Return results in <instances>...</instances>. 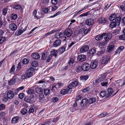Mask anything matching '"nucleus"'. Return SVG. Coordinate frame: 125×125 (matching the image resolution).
Wrapping results in <instances>:
<instances>
[{
  "label": "nucleus",
  "instance_id": "nucleus-56",
  "mask_svg": "<svg viewBox=\"0 0 125 125\" xmlns=\"http://www.w3.org/2000/svg\"><path fill=\"white\" fill-rule=\"evenodd\" d=\"M5 115V113L4 112H2L0 113V118H1L3 117Z\"/></svg>",
  "mask_w": 125,
  "mask_h": 125
},
{
  "label": "nucleus",
  "instance_id": "nucleus-12",
  "mask_svg": "<svg viewBox=\"0 0 125 125\" xmlns=\"http://www.w3.org/2000/svg\"><path fill=\"white\" fill-rule=\"evenodd\" d=\"M61 42L60 40L58 39L53 42V45L55 47H58L60 45Z\"/></svg>",
  "mask_w": 125,
  "mask_h": 125
},
{
  "label": "nucleus",
  "instance_id": "nucleus-13",
  "mask_svg": "<svg viewBox=\"0 0 125 125\" xmlns=\"http://www.w3.org/2000/svg\"><path fill=\"white\" fill-rule=\"evenodd\" d=\"M88 102V100L86 98L83 99L81 103V105L82 106H86Z\"/></svg>",
  "mask_w": 125,
  "mask_h": 125
},
{
  "label": "nucleus",
  "instance_id": "nucleus-61",
  "mask_svg": "<svg viewBox=\"0 0 125 125\" xmlns=\"http://www.w3.org/2000/svg\"><path fill=\"white\" fill-rule=\"evenodd\" d=\"M17 51L16 50H14L13 52H12L10 54V56H12L13 55H15L17 52Z\"/></svg>",
  "mask_w": 125,
  "mask_h": 125
},
{
  "label": "nucleus",
  "instance_id": "nucleus-53",
  "mask_svg": "<svg viewBox=\"0 0 125 125\" xmlns=\"http://www.w3.org/2000/svg\"><path fill=\"white\" fill-rule=\"evenodd\" d=\"M63 84L61 83H58L56 85L57 88H59L63 86Z\"/></svg>",
  "mask_w": 125,
  "mask_h": 125
},
{
  "label": "nucleus",
  "instance_id": "nucleus-45",
  "mask_svg": "<svg viewBox=\"0 0 125 125\" xmlns=\"http://www.w3.org/2000/svg\"><path fill=\"white\" fill-rule=\"evenodd\" d=\"M15 68V66L13 65L10 70V73H12L14 71Z\"/></svg>",
  "mask_w": 125,
  "mask_h": 125
},
{
  "label": "nucleus",
  "instance_id": "nucleus-3",
  "mask_svg": "<svg viewBox=\"0 0 125 125\" xmlns=\"http://www.w3.org/2000/svg\"><path fill=\"white\" fill-rule=\"evenodd\" d=\"M86 56L85 55L80 54L78 56V60L81 62H83L86 60Z\"/></svg>",
  "mask_w": 125,
  "mask_h": 125
},
{
  "label": "nucleus",
  "instance_id": "nucleus-38",
  "mask_svg": "<svg viewBox=\"0 0 125 125\" xmlns=\"http://www.w3.org/2000/svg\"><path fill=\"white\" fill-rule=\"evenodd\" d=\"M38 62L36 61H32L31 62V65L33 67H36L38 66Z\"/></svg>",
  "mask_w": 125,
  "mask_h": 125
},
{
  "label": "nucleus",
  "instance_id": "nucleus-35",
  "mask_svg": "<svg viewBox=\"0 0 125 125\" xmlns=\"http://www.w3.org/2000/svg\"><path fill=\"white\" fill-rule=\"evenodd\" d=\"M49 0H42V3L43 6H46L49 3Z\"/></svg>",
  "mask_w": 125,
  "mask_h": 125
},
{
  "label": "nucleus",
  "instance_id": "nucleus-14",
  "mask_svg": "<svg viewBox=\"0 0 125 125\" xmlns=\"http://www.w3.org/2000/svg\"><path fill=\"white\" fill-rule=\"evenodd\" d=\"M17 79V77L16 76H14L11 79L9 82V84L10 85H12L14 84L16 82V79Z\"/></svg>",
  "mask_w": 125,
  "mask_h": 125
},
{
  "label": "nucleus",
  "instance_id": "nucleus-31",
  "mask_svg": "<svg viewBox=\"0 0 125 125\" xmlns=\"http://www.w3.org/2000/svg\"><path fill=\"white\" fill-rule=\"evenodd\" d=\"M89 76L88 75H83L80 77V78L81 80L83 81H86L88 78Z\"/></svg>",
  "mask_w": 125,
  "mask_h": 125
},
{
  "label": "nucleus",
  "instance_id": "nucleus-49",
  "mask_svg": "<svg viewBox=\"0 0 125 125\" xmlns=\"http://www.w3.org/2000/svg\"><path fill=\"white\" fill-rule=\"evenodd\" d=\"M50 90L48 89H45L44 90V94L46 95H47L50 93Z\"/></svg>",
  "mask_w": 125,
  "mask_h": 125
},
{
  "label": "nucleus",
  "instance_id": "nucleus-34",
  "mask_svg": "<svg viewBox=\"0 0 125 125\" xmlns=\"http://www.w3.org/2000/svg\"><path fill=\"white\" fill-rule=\"evenodd\" d=\"M106 92L105 91H102L100 93V95L102 97H104L106 96Z\"/></svg>",
  "mask_w": 125,
  "mask_h": 125
},
{
  "label": "nucleus",
  "instance_id": "nucleus-47",
  "mask_svg": "<svg viewBox=\"0 0 125 125\" xmlns=\"http://www.w3.org/2000/svg\"><path fill=\"white\" fill-rule=\"evenodd\" d=\"M72 83L73 84L74 87L77 86L78 85V82L76 81H73Z\"/></svg>",
  "mask_w": 125,
  "mask_h": 125
},
{
  "label": "nucleus",
  "instance_id": "nucleus-54",
  "mask_svg": "<svg viewBox=\"0 0 125 125\" xmlns=\"http://www.w3.org/2000/svg\"><path fill=\"white\" fill-rule=\"evenodd\" d=\"M74 88V87L73 86V84H72V83H71L68 86V88L69 90Z\"/></svg>",
  "mask_w": 125,
  "mask_h": 125
},
{
  "label": "nucleus",
  "instance_id": "nucleus-60",
  "mask_svg": "<svg viewBox=\"0 0 125 125\" xmlns=\"http://www.w3.org/2000/svg\"><path fill=\"white\" fill-rule=\"evenodd\" d=\"M107 114L105 112H104V113L101 114L100 115H99V116L100 117H103L105 116Z\"/></svg>",
  "mask_w": 125,
  "mask_h": 125
},
{
  "label": "nucleus",
  "instance_id": "nucleus-39",
  "mask_svg": "<svg viewBox=\"0 0 125 125\" xmlns=\"http://www.w3.org/2000/svg\"><path fill=\"white\" fill-rule=\"evenodd\" d=\"M91 13H90V11H89L85 13H83L80 15V16H88V15H90Z\"/></svg>",
  "mask_w": 125,
  "mask_h": 125
},
{
  "label": "nucleus",
  "instance_id": "nucleus-6",
  "mask_svg": "<svg viewBox=\"0 0 125 125\" xmlns=\"http://www.w3.org/2000/svg\"><path fill=\"white\" fill-rule=\"evenodd\" d=\"M94 20L93 19L90 18L86 20L85 21V23L87 25L91 26L94 24Z\"/></svg>",
  "mask_w": 125,
  "mask_h": 125
},
{
  "label": "nucleus",
  "instance_id": "nucleus-5",
  "mask_svg": "<svg viewBox=\"0 0 125 125\" xmlns=\"http://www.w3.org/2000/svg\"><path fill=\"white\" fill-rule=\"evenodd\" d=\"M33 88L35 89L36 92L38 94H40L43 92V90L40 87H39L37 86H34Z\"/></svg>",
  "mask_w": 125,
  "mask_h": 125
},
{
  "label": "nucleus",
  "instance_id": "nucleus-52",
  "mask_svg": "<svg viewBox=\"0 0 125 125\" xmlns=\"http://www.w3.org/2000/svg\"><path fill=\"white\" fill-rule=\"evenodd\" d=\"M104 50H102L101 51H98L97 54L98 55H100L104 54Z\"/></svg>",
  "mask_w": 125,
  "mask_h": 125
},
{
  "label": "nucleus",
  "instance_id": "nucleus-20",
  "mask_svg": "<svg viewBox=\"0 0 125 125\" xmlns=\"http://www.w3.org/2000/svg\"><path fill=\"white\" fill-rule=\"evenodd\" d=\"M48 56V53L47 52H44L42 55V60H45L46 59Z\"/></svg>",
  "mask_w": 125,
  "mask_h": 125
},
{
  "label": "nucleus",
  "instance_id": "nucleus-43",
  "mask_svg": "<svg viewBox=\"0 0 125 125\" xmlns=\"http://www.w3.org/2000/svg\"><path fill=\"white\" fill-rule=\"evenodd\" d=\"M74 62V60L73 58H71L69 60L68 62V64L70 65H72Z\"/></svg>",
  "mask_w": 125,
  "mask_h": 125
},
{
  "label": "nucleus",
  "instance_id": "nucleus-10",
  "mask_svg": "<svg viewBox=\"0 0 125 125\" xmlns=\"http://www.w3.org/2000/svg\"><path fill=\"white\" fill-rule=\"evenodd\" d=\"M106 19L104 18L100 17L98 19V22L99 23L102 24L106 22Z\"/></svg>",
  "mask_w": 125,
  "mask_h": 125
},
{
  "label": "nucleus",
  "instance_id": "nucleus-7",
  "mask_svg": "<svg viewBox=\"0 0 125 125\" xmlns=\"http://www.w3.org/2000/svg\"><path fill=\"white\" fill-rule=\"evenodd\" d=\"M7 96L8 98L10 99H12L14 96V92L12 91H9L7 93Z\"/></svg>",
  "mask_w": 125,
  "mask_h": 125
},
{
  "label": "nucleus",
  "instance_id": "nucleus-42",
  "mask_svg": "<svg viewBox=\"0 0 125 125\" xmlns=\"http://www.w3.org/2000/svg\"><path fill=\"white\" fill-rule=\"evenodd\" d=\"M21 114L22 115H25L27 112V110L26 109L23 108L21 111Z\"/></svg>",
  "mask_w": 125,
  "mask_h": 125
},
{
  "label": "nucleus",
  "instance_id": "nucleus-11",
  "mask_svg": "<svg viewBox=\"0 0 125 125\" xmlns=\"http://www.w3.org/2000/svg\"><path fill=\"white\" fill-rule=\"evenodd\" d=\"M9 28L12 31H15L17 29V27L14 23H13L10 25Z\"/></svg>",
  "mask_w": 125,
  "mask_h": 125
},
{
  "label": "nucleus",
  "instance_id": "nucleus-58",
  "mask_svg": "<svg viewBox=\"0 0 125 125\" xmlns=\"http://www.w3.org/2000/svg\"><path fill=\"white\" fill-rule=\"evenodd\" d=\"M119 38L122 40H125V34H123L121 35L119 37Z\"/></svg>",
  "mask_w": 125,
  "mask_h": 125
},
{
  "label": "nucleus",
  "instance_id": "nucleus-57",
  "mask_svg": "<svg viewBox=\"0 0 125 125\" xmlns=\"http://www.w3.org/2000/svg\"><path fill=\"white\" fill-rule=\"evenodd\" d=\"M24 94L23 93H21L19 95V97L21 99L24 97Z\"/></svg>",
  "mask_w": 125,
  "mask_h": 125
},
{
  "label": "nucleus",
  "instance_id": "nucleus-44",
  "mask_svg": "<svg viewBox=\"0 0 125 125\" xmlns=\"http://www.w3.org/2000/svg\"><path fill=\"white\" fill-rule=\"evenodd\" d=\"M87 7H88V6H85L83 8H82V10H80L78 11H77L76 12V13L75 14H75V15H77V14L79 13L80 12H81V11H82L85 10L87 8Z\"/></svg>",
  "mask_w": 125,
  "mask_h": 125
},
{
  "label": "nucleus",
  "instance_id": "nucleus-2",
  "mask_svg": "<svg viewBox=\"0 0 125 125\" xmlns=\"http://www.w3.org/2000/svg\"><path fill=\"white\" fill-rule=\"evenodd\" d=\"M90 67V65L88 63H84L82 66L81 68L83 71H88Z\"/></svg>",
  "mask_w": 125,
  "mask_h": 125
},
{
  "label": "nucleus",
  "instance_id": "nucleus-21",
  "mask_svg": "<svg viewBox=\"0 0 125 125\" xmlns=\"http://www.w3.org/2000/svg\"><path fill=\"white\" fill-rule=\"evenodd\" d=\"M121 17L120 16H118V17H117L115 19V22L118 25L120 24V22L121 20Z\"/></svg>",
  "mask_w": 125,
  "mask_h": 125
},
{
  "label": "nucleus",
  "instance_id": "nucleus-25",
  "mask_svg": "<svg viewBox=\"0 0 125 125\" xmlns=\"http://www.w3.org/2000/svg\"><path fill=\"white\" fill-rule=\"evenodd\" d=\"M95 101L96 98L95 97H93L89 99L88 100V102L89 104H92L94 103Z\"/></svg>",
  "mask_w": 125,
  "mask_h": 125
},
{
  "label": "nucleus",
  "instance_id": "nucleus-51",
  "mask_svg": "<svg viewBox=\"0 0 125 125\" xmlns=\"http://www.w3.org/2000/svg\"><path fill=\"white\" fill-rule=\"evenodd\" d=\"M22 62L24 64H26L29 62V61L28 59L25 58L23 59Z\"/></svg>",
  "mask_w": 125,
  "mask_h": 125
},
{
  "label": "nucleus",
  "instance_id": "nucleus-41",
  "mask_svg": "<svg viewBox=\"0 0 125 125\" xmlns=\"http://www.w3.org/2000/svg\"><path fill=\"white\" fill-rule=\"evenodd\" d=\"M13 8L16 9V10L17 9H21V6L19 5H16L13 6Z\"/></svg>",
  "mask_w": 125,
  "mask_h": 125
},
{
  "label": "nucleus",
  "instance_id": "nucleus-22",
  "mask_svg": "<svg viewBox=\"0 0 125 125\" xmlns=\"http://www.w3.org/2000/svg\"><path fill=\"white\" fill-rule=\"evenodd\" d=\"M17 18V16L16 14L13 13L11 15L10 19L12 20H15Z\"/></svg>",
  "mask_w": 125,
  "mask_h": 125
},
{
  "label": "nucleus",
  "instance_id": "nucleus-62",
  "mask_svg": "<svg viewBox=\"0 0 125 125\" xmlns=\"http://www.w3.org/2000/svg\"><path fill=\"white\" fill-rule=\"evenodd\" d=\"M51 2L53 4L55 5L57 3L58 0H52Z\"/></svg>",
  "mask_w": 125,
  "mask_h": 125
},
{
  "label": "nucleus",
  "instance_id": "nucleus-64",
  "mask_svg": "<svg viewBox=\"0 0 125 125\" xmlns=\"http://www.w3.org/2000/svg\"><path fill=\"white\" fill-rule=\"evenodd\" d=\"M120 8L122 10H125V3L124 5L120 6Z\"/></svg>",
  "mask_w": 125,
  "mask_h": 125
},
{
  "label": "nucleus",
  "instance_id": "nucleus-36",
  "mask_svg": "<svg viewBox=\"0 0 125 125\" xmlns=\"http://www.w3.org/2000/svg\"><path fill=\"white\" fill-rule=\"evenodd\" d=\"M105 78V76L104 75H100L98 79L99 81H100V82L101 81H104Z\"/></svg>",
  "mask_w": 125,
  "mask_h": 125
},
{
  "label": "nucleus",
  "instance_id": "nucleus-4",
  "mask_svg": "<svg viewBox=\"0 0 125 125\" xmlns=\"http://www.w3.org/2000/svg\"><path fill=\"white\" fill-rule=\"evenodd\" d=\"M107 93L106 95V97L108 98L111 96L114 93V91L112 88H108L107 90Z\"/></svg>",
  "mask_w": 125,
  "mask_h": 125
},
{
  "label": "nucleus",
  "instance_id": "nucleus-9",
  "mask_svg": "<svg viewBox=\"0 0 125 125\" xmlns=\"http://www.w3.org/2000/svg\"><path fill=\"white\" fill-rule=\"evenodd\" d=\"M33 99V98L31 96H29V97L26 96L24 98V100L25 101L27 102L31 103H32Z\"/></svg>",
  "mask_w": 125,
  "mask_h": 125
},
{
  "label": "nucleus",
  "instance_id": "nucleus-8",
  "mask_svg": "<svg viewBox=\"0 0 125 125\" xmlns=\"http://www.w3.org/2000/svg\"><path fill=\"white\" fill-rule=\"evenodd\" d=\"M89 49V47L88 45H85L83 46L80 49V52L82 53L87 51Z\"/></svg>",
  "mask_w": 125,
  "mask_h": 125
},
{
  "label": "nucleus",
  "instance_id": "nucleus-28",
  "mask_svg": "<svg viewBox=\"0 0 125 125\" xmlns=\"http://www.w3.org/2000/svg\"><path fill=\"white\" fill-rule=\"evenodd\" d=\"M65 48L64 47H62L59 48L58 51L60 54H62L65 51Z\"/></svg>",
  "mask_w": 125,
  "mask_h": 125
},
{
  "label": "nucleus",
  "instance_id": "nucleus-50",
  "mask_svg": "<svg viewBox=\"0 0 125 125\" xmlns=\"http://www.w3.org/2000/svg\"><path fill=\"white\" fill-rule=\"evenodd\" d=\"M61 12L60 11H58L55 14H54L53 15L50 16V17L51 18H52L53 17H55L57 16V15H59Z\"/></svg>",
  "mask_w": 125,
  "mask_h": 125
},
{
  "label": "nucleus",
  "instance_id": "nucleus-26",
  "mask_svg": "<svg viewBox=\"0 0 125 125\" xmlns=\"http://www.w3.org/2000/svg\"><path fill=\"white\" fill-rule=\"evenodd\" d=\"M117 16L115 14L111 15L109 17V19L111 21H113L115 20Z\"/></svg>",
  "mask_w": 125,
  "mask_h": 125
},
{
  "label": "nucleus",
  "instance_id": "nucleus-59",
  "mask_svg": "<svg viewBox=\"0 0 125 125\" xmlns=\"http://www.w3.org/2000/svg\"><path fill=\"white\" fill-rule=\"evenodd\" d=\"M108 83L107 82H104V81L101 83V85L103 86H104L107 85Z\"/></svg>",
  "mask_w": 125,
  "mask_h": 125
},
{
  "label": "nucleus",
  "instance_id": "nucleus-40",
  "mask_svg": "<svg viewBox=\"0 0 125 125\" xmlns=\"http://www.w3.org/2000/svg\"><path fill=\"white\" fill-rule=\"evenodd\" d=\"M96 51L95 49H92L90 50L89 52L90 54L93 55L96 52Z\"/></svg>",
  "mask_w": 125,
  "mask_h": 125
},
{
  "label": "nucleus",
  "instance_id": "nucleus-29",
  "mask_svg": "<svg viewBox=\"0 0 125 125\" xmlns=\"http://www.w3.org/2000/svg\"><path fill=\"white\" fill-rule=\"evenodd\" d=\"M64 35L63 33L59 32L56 33L55 36V37L58 38L61 37H62Z\"/></svg>",
  "mask_w": 125,
  "mask_h": 125
},
{
  "label": "nucleus",
  "instance_id": "nucleus-17",
  "mask_svg": "<svg viewBox=\"0 0 125 125\" xmlns=\"http://www.w3.org/2000/svg\"><path fill=\"white\" fill-rule=\"evenodd\" d=\"M98 65V62L97 61L93 62L91 64L90 67L92 69H94L96 68Z\"/></svg>",
  "mask_w": 125,
  "mask_h": 125
},
{
  "label": "nucleus",
  "instance_id": "nucleus-48",
  "mask_svg": "<svg viewBox=\"0 0 125 125\" xmlns=\"http://www.w3.org/2000/svg\"><path fill=\"white\" fill-rule=\"evenodd\" d=\"M5 41V38L4 37H0V43L1 44L4 42Z\"/></svg>",
  "mask_w": 125,
  "mask_h": 125
},
{
  "label": "nucleus",
  "instance_id": "nucleus-37",
  "mask_svg": "<svg viewBox=\"0 0 125 125\" xmlns=\"http://www.w3.org/2000/svg\"><path fill=\"white\" fill-rule=\"evenodd\" d=\"M65 32L63 33L64 34H65L67 37L71 36L73 33V32Z\"/></svg>",
  "mask_w": 125,
  "mask_h": 125
},
{
  "label": "nucleus",
  "instance_id": "nucleus-30",
  "mask_svg": "<svg viewBox=\"0 0 125 125\" xmlns=\"http://www.w3.org/2000/svg\"><path fill=\"white\" fill-rule=\"evenodd\" d=\"M117 24V23L113 21L111 22L110 26L111 28H113L116 27Z\"/></svg>",
  "mask_w": 125,
  "mask_h": 125
},
{
  "label": "nucleus",
  "instance_id": "nucleus-23",
  "mask_svg": "<svg viewBox=\"0 0 125 125\" xmlns=\"http://www.w3.org/2000/svg\"><path fill=\"white\" fill-rule=\"evenodd\" d=\"M19 117L17 116L13 117L12 118L11 120V122L13 124L16 123L17 122L19 119Z\"/></svg>",
  "mask_w": 125,
  "mask_h": 125
},
{
  "label": "nucleus",
  "instance_id": "nucleus-46",
  "mask_svg": "<svg viewBox=\"0 0 125 125\" xmlns=\"http://www.w3.org/2000/svg\"><path fill=\"white\" fill-rule=\"evenodd\" d=\"M34 92V89H30L28 90L27 93L29 94H31Z\"/></svg>",
  "mask_w": 125,
  "mask_h": 125
},
{
  "label": "nucleus",
  "instance_id": "nucleus-24",
  "mask_svg": "<svg viewBox=\"0 0 125 125\" xmlns=\"http://www.w3.org/2000/svg\"><path fill=\"white\" fill-rule=\"evenodd\" d=\"M105 36L104 37V39L106 41H109L111 38L112 35L111 34H108L107 35H105Z\"/></svg>",
  "mask_w": 125,
  "mask_h": 125
},
{
  "label": "nucleus",
  "instance_id": "nucleus-19",
  "mask_svg": "<svg viewBox=\"0 0 125 125\" xmlns=\"http://www.w3.org/2000/svg\"><path fill=\"white\" fill-rule=\"evenodd\" d=\"M57 51L55 50H52L51 51L50 56H54L55 57H56L57 56Z\"/></svg>",
  "mask_w": 125,
  "mask_h": 125
},
{
  "label": "nucleus",
  "instance_id": "nucleus-1",
  "mask_svg": "<svg viewBox=\"0 0 125 125\" xmlns=\"http://www.w3.org/2000/svg\"><path fill=\"white\" fill-rule=\"evenodd\" d=\"M110 60V57L109 56H104L101 60V63L102 64H106Z\"/></svg>",
  "mask_w": 125,
  "mask_h": 125
},
{
  "label": "nucleus",
  "instance_id": "nucleus-18",
  "mask_svg": "<svg viewBox=\"0 0 125 125\" xmlns=\"http://www.w3.org/2000/svg\"><path fill=\"white\" fill-rule=\"evenodd\" d=\"M32 57L34 59H38L40 58L39 54L38 53H34L31 55Z\"/></svg>",
  "mask_w": 125,
  "mask_h": 125
},
{
  "label": "nucleus",
  "instance_id": "nucleus-33",
  "mask_svg": "<svg viewBox=\"0 0 125 125\" xmlns=\"http://www.w3.org/2000/svg\"><path fill=\"white\" fill-rule=\"evenodd\" d=\"M69 91V89H63L61 91V93L63 95L67 93Z\"/></svg>",
  "mask_w": 125,
  "mask_h": 125
},
{
  "label": "nucleus",
  "instance_id": "nucleus-27",
  "mask_svg": "<svg viewBox=\"0 0 125 125\" xmlns=\"http://www.w3.org/2000/svg\"><path fill=\"white\" fill-rule=\"evenodd\" d=\"M115 46L113 45H111L109 46L107 48V50L109 52L112 51L114 49Z\"/></svg>",
  "mask_w": 125,
  "mask_h": 125
},
{
  "label": "nucleus",
  "instance_id": "nucleus-15",
  "mask_svg": "<svg viewBox=\"0 0 125 125\" xmlns=\"http://www.w3.org/2000/svg\"><path fill=\"white\" fill-rule=\"evenodd\" d=\"M106 35V33H105L101 35H98L95 37V39L97 41L101 40L103 39V36H105Z\"/></svg>",
  "mask_w": 125,
  "mask_h": 125
},
{
  "label": "nucleus",
  "instance_id": "nucleus-55",
  "mask_svg": "<svg viewBox=\"0 0 125 125\" xmlns=\"http://www.w3.org/2000/svg\"><path fill=\"white\" fill-rule=\"evenodd\" d=\"M107 41H103L101 43V45L102 46H106L107 45Z\"/></svg>",
  "mask_w": 125,
  "mask_h": 125
},
{
  "label": "nucleus",
  "instance_id": "nucleus-32",
  "mask_svg": "<svg viewBox=\"0 0 125 125\" xmlns=\"http://www.w3.org/2000/svg\"><path fill=\"white\" fill-rule=\"evenodd\" d=\"M76 71L77 73H79L81 72L82 70L81 67L80 66H77L75 68Z\"/></svg>",
  "mask_w": 125,
  "mask_h": 125
},
{
  "label": "nucleus",
  "instance_id": "nucleus-16",
  "mask_svg": "<svg viewBox=\"0 0 125 125\" xmlns=\"http://www.w3.org/2000/svg\"><path fill=\"white\" fill-rule=\"evenodd\" d=\"M32 74V72H31V70H26L25 74L26 76V77L28 78L31 76Z\"/></svg>",
  "mask_w": 125,
  "mask_h": 125
},
{
  "label": "nucleus",
  "instance_id": "nucleus-63",
  "mask_svg": "<svg viewBox=\"0 0 125 125\" xmlns=\"http://www.w3.org/2000/svg\"><path fill=\"white\" fill-rule=\"evenodd\" d=\"M34 112V110L33 108H31L29 109L28 113H33Z\"/></svg>",
  "mask_w": 125,
  "mask_h": 125
}]
</instances>
